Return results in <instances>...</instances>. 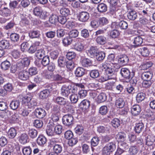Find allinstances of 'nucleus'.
<instances>
[{"label": "nucleus", "mask_w": 155, "mask_h": 155, "mask_svg": "<svg viewBox=\"0 0 155 155\" xmlns=\"http://www.w3.org/2000/svg\"><path fill=\"white\" fill-rule=\"evenodd\" d=\"M102 67L105 69L106 74L115 80L116 78L115 71L114 70L115 67L113 63L110 61H106L102 64Z\"/></svg>", "instance_id": "nucleus-1"}, {"label": "nucleus", "mask_w": 155, "mask_h": 155, "mask_svg": "<svg viewBox=\"0 0 155 155\" xmlns=\"http://www.w3.org/2000/svg\"><path fill=\"white\" fill-rule=\"evenodd\" d=\"M116 148L115 145L112 142L106 144L103 148L102 153L103 155H110Z\"/></svg>", "instance_id": "nucleus-2"}, {"label": "nucleus", "mask_w": 155, "mask_h": 155, "mask_svg": "<svg viewBox=\"0 0 155 155\" xmlns=\"http://www.w3.org/2000/svg\"><path fill=\"white\" fill-rule=\"evenodd\" d=\"M33 12L35 15L42 19L46 18L48 14L47 12L43 11L41 7L40 6L35 7L33 9Z\"/></svg>", "instance_id": "nucleus-3"}, {"label": "nucleus", "mask_w": 155, "mask_h": 155, "mask_svg": "<svg viewBox=\"0 0 155 155\" xmlns=\"http://www.w3.org/2000/svg\"><path fill=\"white\" fill-rule=\"evenodd\" d=\"M120 73L122 76L126 79L127 82L129 81L130 77H132L134 75V72L130 73L128 69L125 68H122L120 69Z\"/></svg>", "instance_id": "nucleus-4"}, {"label": "nucleus", "mask_w": 155, "mask_h": 155, "mask_svg": "<svg viewBox=\"0 0 155 155\" xmlns=\"http://www.w3.org/2000/svg\"><path fill=\"white\" fill-rule=\"evenodd\" d=\"M90 17L89 13L86 11H82L79 12L77 16L78 20L82 22H87Z\"/></svg>", "instance_id": "nucleus-5"}, {"label": "nucleus", "mask_w": 155, "mask_h": 155, "mask_svg": "<svg viewBox=\"0 0 155 155\" xmlns=\"http://www.w3.org/2000/svg\"><path fill=\"white\" fill-rule=\"evenodd\" d=\"M30 62V60L27 58H25L18 62L16 64L18 71L21 70L25 68L28 66Z\"/></svg>", "instance_id": "nucleus-6"}, {"label": "nucleus", "mask_w": 155, "mask_h": 155, "mask_svg": "<svg viewBox=\"0 0 155 155\" xmlns=\"http://www.w3.org/2000/svg\"><path fill=\"white\" fill-rule=\"evenodd\" d=\"M62 120L64 124L69 126L73 124L74 118L71 114H66L63 116Z\"/></svg>", "instance_id": "nucleus-7"}, {"label": "nucleus", "mask_w": 155, "mask_h": 155, "mask_svg": "<svg viewBox=\"0 0 155 155\" xmlns=\"http://www.w3.org/2000/svg\"><path fill=\"white\" fill-rule=\"evenodd\" d=\"M55 101L59 105L65 106V107L68 110L71 107V106L68 104V102L66 100L62 97H57L55 99Z\"/></svg>", "instance_id": "nucleus-8"}, {"label": "nucleus", "mask_w": 155, "mask_h": 155, "mask_svg": "<svg viewBox=\"0 0 155 155\" xmlns=\"http://www.w3.org/2000/svg\"><path fill=\"white\" fill-rule=\"evenodd\" d=\"M70 87L69 85H63L61 89L60 94L61 95L64 97H67L70 93Z\"/></svg>", "instance_id": "nucleus-9"}, {"label": "nucleus", "mask_w": 155, "mask_h": 155, "mask_svg": "<svg viewBox=\"0 0 155 155\" xmlns=\"http://www.w3.org/2000/svg\"><path fill=\"white\" fill-rule=\"evenodd\" d=\"M51 91V85H49L47 89L40 92L39 94V98L42 99H44L46 98L50 94V92Z\"/></svg>", "instance_id": "nucleus-10"}, {"label": "nucleus", "mask_w": 155, "mask_h": 155, "mask_svg": "<svg viewBox=\"0 0 155 155\" xmlns=\"http://www.w3.org/2000/svg\"><path fill=\"white\" fill-rule=\"evenodd\" d=\"M36 116L39 118H42L46 115L45 110L41 108H37L34 112Z\"/></svg>", "instance_id": "nucleus-11"}, {"label": "nucleus", "mask_w": 155, "mask_h": 155, "mask_svg": "<svg viewBox=\"0 0 155 155\" xmlns=\"http://www.w3.org/2000/svg\"><path fill=\"white\" fill-rule=\"evenodd\" d=\"M141 110V107L137 104L134 105L131 108L132 114L134 116H137L139 115Z\"/></svg>", "instance_id": "nucleus-12"}, {"label": "nucleus", "mask_w": 155, "mask_h": 155, "mask_svg": "<svg viewBox=\"0 0 155 155\" xmlns=\"http://www.w3.org/2000/svg\"><path fill=\"white\" fill-rule=\"evenodd\" d=\"M116 25L115 28H120L121 29L125 30L128 28L127 23L125 21H121L119 22L117 24L116 23H114L112 25Z\"/></svg>", "instance_id": "nucleus-13"}, {"label": "nucleus", "mask_w": 155, "mask_h": 155, "mask_svg": "<svg viewBox=\"0 0 155 155\" xmlns=\"http://www.w3.org/2000/svg\"><path fill=\"white\" fill-rule=\"evenodd\" d=\"M127 18L130 20L134 21L135 20L137 17V12L134 10H130L128 11Z\"/></svg>", "instance_id": "nucleus-14"}, {"label": "nucleus", "mask_w": 155, "mask_h": 155, "mask_svg": "<svg viewBox=\"0 0 155 155\" xmlns=\"http://www.w3.org/2000/svg\"><path fill=\"white\" fill-rule=\"evenodd\" d=\"M153 73L150 71L144 72L141 74V78L143 81L151 80Z\"/></svg>", "instance_id": "nucleus-15"}, {"label": "nucleus", "mask_w": 155, "mask_h": 155, "mask_svg": "<svg viewBox=\"0 0 155 155\" xmlns=\"http://www.w3.org/2000/svg\"><path fill=\"white\" fill-rule=\"evenodd\" d=\"M29 76L28 72L26 70L21 71L18 74L19 78L23 80H27L28 79Z\"/></svg>", "instance_id": "nucleus-16"}, {"label": "nucleus", "mask_w": 155, "mask_h": 155, "mask_svg": "<svg viewBox=\"0 0 155 155\" xmlns=\"http://www.w3.org/2000/svg\"><path fill=\"white\" fill-rule=\"evenodd\" d=\"M129 59L127 56L125 55H121L118 59V62L120 64L125 65L128 62Z\"/></svg>", "instance_id": "nucleus-17"}, {"label": "nucleus", "mask_w": 155, "mask_h": 155, "mask_svg": "<svg viewBox=\"0 0 155 155\" xmlns=\"http://www.w3.org/2000/svg\"><path fill=\"white\" fill-rule=\"evenodd\" d=\"M80 106L83 110H87L90 106V102L87 100H84L81 102Z\"/></svg>", "instance_id": "nucleus-18"}, {"label": "nucleus", "mask_w": 155, "mask_h": 155, "mask_svg": "<svg viewBox=\"0 0 155 155\" xmlns=\"http://www.w3.org/2000/svg\"><path fill=\"white\" fill-rule=\"evenodd\" d=\"M47 141V139L45 137L41 135L37 138V142L39 145L42 147L46 143Z\"/></svg>", "instance_id": "nucleus-19"}, {"label": "nucleus", "mask_w": 155, "mask_h": 155, "mask_svg": "<svg viewBox=\"0 0 155 155\" xmlns=\"http://www.w3.org/2000/svg\"><path fill=\"white\" fill-rule=\"evenodd\" d=\"M96 41L98 44L103 45L106 43L107 38L105 36L100 35L97 37L96 38Z\"/></svg>", "instance_id": "nucleus-20"}, {"label": "nucleus", "mask_w": 155, "mask_h": 155, "mask_svg": "<svg viewBox=\"0 0 155 155\" xmlns=\"http://www.w3.org/2000/svg\"><path fill=\"white\" fill-rule=\"evenodd\" d=\"M110 127L108 126H100L97 127V131L99 133H108L110 130Z\"/></svg>", "instance_id": "nucleus-21"}, {"label": "nucleus", "mask_w": 155, "mask_h": 155, "mask_svg": "<svg viewBox=\"0 0 155 155\" xmlns=\"http://www.w3.org/2000/svg\"><path fill=\"white\" fill-rule=\"evenodd\" d=\"M85 69L81 67L77 68L75 71V74L77 77H80L83 76L85 74Z\"/></svg>", "instance_id": "nucleus-22"}, {"label": "nucleus", "mask_w": 155, "mask_h": 155, "mask_svg": "<svg viewBox=\"0 0 155 155\" xmlns=\"http://www.w3.org/2000/svg\"><path fill=\"white\" fill-rule=\"evenodd\" d=\"M144 125L143 123L136 124L135 127V131L136 133L139 134L144 130Z\"/></svg>", "instance_id": "nucleus-23"}, {"label": "nucleus", "mask_w": 155, "mask_h": 155, "mask_svg": "<svg viewBox=\"0 0 155 155\" xmlns=\"http://www.w3.org/2000/svg\"><path fill=\"white\" fill-rule=\"evenodd\" d=\"M107 5L103 3L99 4L97 7V9L100 13L105 12L107 10Z\"/></svg>", "instance_id": "nucleus-24"}, {"label": "nucleus", "mask_w": 155, "mask_h": 155, "mask_svg": "<svg viewBox=\"0 0 155 155\" xmlns=\"http://www.w3.org/2000/svg\"><path fill=\"white\" fill-rule=\"evenodd\" d=\"M28 137L27 134L23 133L19 137V140L21 144H24L28 142Z\"/></svg>", "instance_id": "nucleus-25"}, {"label": "nucleus", "mask_w": 155, "mask_h": 155, "mask_svg": "<svg viewBox=\"0 0 155 155\" xmlns=\"http://www.w3.org/2000/svg\"><path fill=\"white\" fill-rule=\"evenodd\" d=\"M10 10L7 8H4L0 11V14L4 17L9 16L11 15Z\"/></svg>", "instance_id": "nucleus-26"}, {"label": "nucleus", "mask_w": 155, "mask_h": 155, "mask_svg": "<svg viewBox=\"0 0 155 155\" xmlns=\"http://www.w3.org/2000/svg\"><path fill=\"white\" fill-rule=\"evenodd\" d=\"M10 45V42L8 41L3 40L0 41V47L3 49H8Z\"/></svg>", "instance_id": "nucleus-27"}, {"label": "nucleus", "mask_w": 155, "mask_h": 155, "mask_svg": "<svg viewBox=\"0 0 155 155\" xmlns=\"http://www.w3.org/2000/svg\"><path fill=\"white\" fill-rule=\"evenodd\" d=\"M0 112V116L1 118L6 119L11 115L12 112L8 110L1 111Z\"/></svg>", "instance_id": "nucleus-28"}, {"label": "nucleus", "mask_w": 155, "mask_h": 155, "mask_svg": "<svg viewBox=\"0 0 155 155\" xmlns=\"http://www.w3.org/2000/svg\"><path fill=\"white\" fill-rule=\"evenodd\" d=\"M143 42V39L140 36L135 37L134 39V47H136L141 45Z\"/></svg>", "instance_id": "nucleus-29"}, {"label": "nucleus", "mask_w": 155, "mask_h": 155, "mask_svg": "<svg viewBox=\"0 0 155 155\" xmlns=\"http://www.w3.org/2000/svg\"><path fill=\"white\" fill-rule=\"evenodd\" d=\"M92 61L88 58H84L81 61V64L82 66L87 67L92 64Z\"/></svg>", "instance_id": "nucleus-30"}, {"label": "nucleus", "mask_w": 155, "mask_h": 155, "mask_svg": "<svg viewBox=\"0 0 155 155\" xmlns=\"http://www.w3.org/2000/svg\"><path fill=\"white\" fill-rule=\"evenodd\" d=\"M38 131L34 129H29L28 131V134L30 137L32 139L35 138L36 137L38 134Z\"/></svg>", "instance_id": "nucleus-31"}, {"label": "nucleus", "mask_w": 155, "mask_h": 155, "mask_svg": "<svg viewBox=\"0 0 155 155\" xmlns=\"http://www.w3.org/2000/svg\"><path fill=\"white\" fill-rule=\"evenodd\" d=\"M125 104V102L123 99L122 98H119L116 101L115 105L118 108H122L123 107Z\"/></svg>", "instance_id": "nucleus-32"}, {"label": "nucleus", "mask_w": 155, "mask_h": 155, "mask_svg": "<svg viewBox=\"0 0 155 155\" xmlns=\"http://www.w3.org/2000/svg\"><path fill=\"white\" fill-rule=\"evenodd\" d=\"M53 151L58 153H61L63 150L62 146L59 144H55L53 147Z\"/></svg>", "instance_id": "nucleus-33"}, {"label": "nucleus", "mask_w": 155, "mask_h": 155, "mask_svg": "<svg viewBox=\"0 0 155 155\" xmlns=\"http://www.w3.org/2000/svg\"><path fill=\"white\" fill-rule=\"evenodd\" d=\"M20 102L19 101H13L10 103V107L13 110L17 109L19 106Z\"/></svg>", "instance_id": "nucleus-34"}, {"label": "nucleus", "mask_w": 155, "mask_h": 155, "mask_svg": "<svg viewBox=\"0 0 155 155\" xmlns=\"http://www.w3.org/2000/svg\"><path fill=\"white\" fill-rule=\"evenodd\" d=\"M8 134L9 138H14L17 134L16 130L13 127L11 128L8 132Z\"/></svg>", "instance_id": "nucleus-35"}, {"label": "nucleus", "mask_w": 155, "mask_h": 155, "mask_svg": "<svg viewBox=\"0 0 155 155\" xmlns=\"http://www.w3.org/2000/svg\"><path fill=\"white\" fill-rule=\"evenodd\" d=\"M58 66L60 67H64L66 64V58L62 57H60L58 61Z\"/></svg>", "instance_id": "nucleus-36"}, {"label": "nucleus", "mask_w": 155, "mask_h": 155, "mask_svg": "<svg viewBox=\"0 0 155 155\" xmlns=\"http://www.w3.org/2000/svg\"><path fill=\"white\" fill-rule=\"evenodd\" d=\"M23 155H31L32 153V149L30 146L24 147L22 149Z\"/></svg>", "instance_id": "nucleus-37"}, {"label": "nucleus", "mask_w": 155, "mask_h": 155, "mask_svg": "<svg viewBox=\"0 0 155 155\" xmlns=\"http://www.w3.org/2000/svg\"><path fill=\"white\" fill-rule=\"evenodd\" d=\"M105 57V53L103 51L97 53L96 55V59L99 61H103Z\"/></svg>", "instance_id": "nucleus-38"}, {"label": "nucleus", "mask_w": 155, "mask_h": 155, "mask_svg": "<svg viewBox=\"0 0 155 155\" xmlns=\"http://www.w3.org/2000/svg\"><path fill=\"white\" fill-rule=\"evenodd\" d=\"M10 38L12 42H16L19 40V35L16 33H12L10 35Z\"/></svg>", "instance_id": "nucleus-39"}, {"label": "nucleus", "mask_w": 155, "mask_h": 155, "mask_svg": "<svg viewBox=\"0 0 155 155\" xmlns=\"http://www.w3.org/2000/svg\"><path fill=\"white\" fill-rule=\"evenodd\" d=\"M145 96V94L143 93L140 92L138 93L136 97L137 101L138 103L141 102L144 99Z\"/></svg>", "instance_id": "nucleus-40"}, {"label": "nucleus", "mask_w": 155, "mask_h": 155, "mask_svg": "<svg viewBox=\"0 0 155 155\" xmlns=\"http://www.w3.org/2000/svg\"><path fill=\"white\" fill-rule=\"evenodd\" d=\"M60 12L62 15L66 17L70 14V11L68 8H62L60 9Z\"/></svg>", "instance_id": "nucleus-41"}, {"label": "nucleus", "mask_w": 155, "mask_h": 155, "mask_svg": "<svg viewBox=\"0 0 155 155\" xmlns=\"http://www.w3.org/2000/svg\"><path fill=\"white\" fill-rule=\"evenodd\" d=\"M58 20V16L56 15L52 14L50 17L49 18V22L52 24H55L57 22Z\"/></svg>", "instance_id": "nucleus-42"}, {"label": "nucleus", "mask_w": 155, "mask_h": 155, "mask_svg": "<svg viewBox=\"0 0 155 155\" xmlns=\"http://www.w3.org/2000/svg\"><path fill=\"white\" fill-rule=\"evenodd\" d=\"M36 57L38 59H41L45 56V51L43 49L38 50L35 54Z\"/></svg>", "instance_id": "nucleus-43"}, {"label": "nucleus", "mask_w": 155, "mask_h": 155, "mask_svg": "<svg viewBox=\"0 0 155 155\" xmlns=\"http://www.w3.org/2000/svg\"><path fill=\"white\" fill-rule=\"evenodd\" d=\"M155 141V138L153 137L148 136L146 140V144L148 146L152 145Z\"/></svg>", "instance_id": "nucleus-44"}, {"label": "nucleus", "mask_w": 155, "mask_h": 155, "mask_svg": "<svg viewBox=\"0 0 155 155\" xmlns=\"http://www.w3.org/2000/svg\"><path fill=\"white\" fill-rule=\"evenodd\" d=\"M49 57L47 55L44 56L41 59V63L42 65L44 67L48 65L49 63Z\"/></svg>", "instance_id": "nucleus-45"}, {"label": "nucleus", "mask_w": 155, "mask_h": 155, "mask_svg": "<svg viewBox=\"0 0 155 155\" xmlns=\"http://www.w3.org/2000/svg\"><path fill=\"white\" fill-rule=\"evenodd\" d=\"M11 66L10 62L7 61H5L1 64L2 68L4 70H8Z\"/></svg>", "instance_id": "nucleus-46"}, {"label": "nucleus", "mask_w": 155, "mask_h": 155, "mask_svg": "<svg viewBox=\"0 0 155 155\" xmlns=\"http://www.w3.org/2000/svg\"><path fill=\"white\" fill-rule=\"evenodd\" d=\"M139 149L136 146H131L129 149V152L130 154L135 155L138 153Z\"/></svg>", "instance_id": "nucleus-47"}, {"label": "nucleus", "mask_w": 155, "mask_h": 155, "mask_svg": "<svg viewBox=\"0 0 155 155\" xmlns=\"http://www.w3.org/2000/svg\"><path fill=\"white\" fill-rule=\"evenodd\" d=\"M119 35V31L116 29H114L111 31L110 33V35L112 38H117Z\"/></svg>", "instance_id": "nucleus-48"}, {"label": "nucleus", "mask_w": 155, "mask_h": 155, "mask_svg": "<svg viewBox=\"0 0 155 155\" xmlns=\"http://www.w3.org/2000/svg\"><path fill=\"white\" fill-rule=\"evenodd\" d=\"M99 72L98 70H91L90 72V76L92 78H96L99 76Z\"/></svg>", "instance_id": "nucleus-49"}, {"label": "nucleus", "mask_w": 155, "mask_h": 155, "mask_svg": "<svg viewBox=\"0 0 155 155\" xmlns=\"http://www.w3.org/2000/svg\"><path fill=\"white\" fill-rule=\"evenodd\" d=\"M153 64L151 61H149L142 64L140 66L141 69L142 70H146L149 68L151 67Z\"/></svg>", "instance_id": "nucleus-50"}, {"label": "nucleus", "mask_w": 155, "mask_h": 155, "mask_svg": "<svg viewBox=\"0 0 155 155\" xmlns=\"http://www.w3.org/2000/svg\"><path fill=\"white\" fill-rule=\"evenodd\" d=\"M72 41V39L69 37L64 38L63 40V43L65 46H67L70 45Z\"/></svg>", "instance_id": "nucleus-51"}, {"label": "nucleus", "mask_w": 155, "mask_h": 155, "mask_svg": "<svg viewBox=\"0 0 155 155\" xmlns=\"http://www.w3.org/2000/svg\"><path fill=\"white\" fill-rule=\"evenodd\" d=\"M74 48L76 50L81 51L84 49V46L83 45L80 43H76L74 45Z\"/></svg>", "instance_id": "nucleus-52"}, {"label": "nucleus", "mask_w": 155, "mask_h": 155, "mask_svg": "<svg viewBox=\"0 0 155 155\" xmlns=\"http://www.w3.org/2000/svg\"><path fill=\"white\" fill-rule=\"evenodd\" d=\"M98 101L99 102H103L105 101L107 99L106 94L104 93H101L97 97Z\"/></svg>", "instance_id": "nucleus-53"}, {"label": "nucleus", "mask_w": 155, "mask_h": 155, "mask_svg": "<svg viewBox=\"0 0 155 155\" xmlns=\"http://www.w3.org/2000/svg\"><path fill=\"white\" fill-rule=\"evenodd\" d=\"M78 34L79 32L76 30H73L68 33L69 37L71 38H75L78 36Z\"/></svg>", "instance_id": "nucleus-54"}, {"label": "nucleus", "mask_w": 155, "mask_h": 155, "mask_svg": "<svg viewBox=\"0 0 155 155\" xmlns=\"http://www.w3.org/2000/svg\"><path fill=\"white\" fill-rule=\"evenodd\" d=\"M97 48L95 47L91 46L88 50V54L90 56H94L95 54L97 53Z\"/></svg>", "instance_id": "nucleus-55"}, {"label": "nucleus", "mask_w": 155, "mask_h": 155, "mask_svg": "<svg viewBox=\"0 0 155 155\" xmlns=\"http://www.w3.org/2000/svg\"><path fill=\"white\" fill-rule=\"evenodd\" d=\"M40 35L39 32L38 31H31L29 33V36L31 38H38Z\"/></svg>", "instance_id": "nucleus-56"}, {"label": "nucleus", "mask_w": 155, "mask_h": 155, "mask_svg": "<svg viewBox=\"0 0 155 155\" xmlns=\"http://www.w3.org/2000/svg\"><path fill=\"white\" fill-rule=\"evenodd\" d=\"M100 141L98 137H94L91 140V143L92 146L95 147L98 145Z\"/></svg>", "instance_id": "nucleus-57"}, {"label": "nucleus", "mask_w": 155, "mask_h": 155, "mask_svg": "<svg viewBox=\"0 0 155 155\" xmlns=\"http://www.w3.org/2000/svg\"><path fill=\"white\" fill-rule=\"evenodd\" d=\"M112 126L115 127H118L120 124V121L119 119L117 118H114L111 122Z\"/></svg>", "instance_id": "nucleus-58"}, {"label": "nucleus", "mask_w": 155, "mask_h": 155, "mask_svg": "<svg viewBox=\"0 0 155 155\" xmlns=\"http://www.w3.org/2000/svg\"><path fill=\"white\" fill-rule=\"evenodd\" d=\"M111 77H110L108 74H106L101 76V78L99 79V81L100 82H103L109 79H113Z\"/></svg>", "instance_id": "nucleus-59"}, {"label": "nucleus", "mask_w": 155, "mask_h": 155, "mask_svg": "<svg viewBox=\"0 0 155 155\" xmlns=\"http://www.w3.org/2000/svg\"><path fill=\"white\" fill-rule=\"evenodd\" d=\"M108 112L107 107V106H103L100 108L99 112L102 115H105Z\"/></svg>", "instance_id": "nucleus-60"}, {"label": "nucleus", "mask_w": 155, "mask_h": 155, "mask_svg": "<svg viewBox=\"0 0 155 155\" xmlns=\"http://www.w3.org/2000/svg\"><path fill=\"white\" fill-rule=\"evenodd\" d=\"M153 82L152 80L143 81L142 83V85L144 87L149 88L152 84Z\"/></svg>", "instance_id": "nucleus-61"}, {"label": "nucleus", "mask_w": 155, "mask_h": 155, "mask_svg": "<svg viewBox=\"0 0 155 155\" xmlns=\"http://www.w3.org/2000/svg\"><path fill=\"white\" fill-rule=\"evenodd\" d=\"M34 126L36 127L40 128L43 125V122L40 120H36L33 122Z\"/></svg>", "instance_id": "nucleus-62"}, {"label": "nucleus", "mask_w": 155, "mask_h": 155, "mask_svg": "<svg viewBox=\"0 0 155 155\" xmlns=\"http://www.w3.org/2000/svg\"><path fill=\"white\" fill-rule=\"evenodd\" d=\"M70 98L72 103H76L78 100V97L76 94H74L71 95Z\"/></svg>", "instance_id": "nucleus-63"}, {"label": "nucleus", "mask_w": 155, "mask_h": 155, "mask_svg": "<svg viewBox=\"0 0 155 155\" xmlns=\"http://www.w3.org/2000/svg\"><path fill=\"white\" fill-rule=\"evenodd\" d=\"M118 140L120 141H124L126 137V134L124 133H119L117 135Z\"/></svg>", "instance_id": "nucleus-64"}]
</instances>
